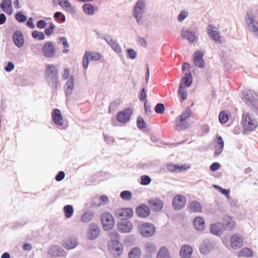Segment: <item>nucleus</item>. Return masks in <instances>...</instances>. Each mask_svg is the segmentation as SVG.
<instances>
[{
  "instance_id": "55",
  "label": "nucleus",
  "mask_w": 258,
  "mask_h": 258,
  "mask_svg": "<svg viewBox=\"0 0 258 258\" xmlns=\"http://www.w3.org/2000/svg\"><path fill=\"white\" fill-rule=\"evenodd\" d=\"M137 126L139 128L140 130H144L146 128V123L143 119V118L139 116L137 119Z\"/></svg>"
},
{
  "instance_id": "49",
  "label": "nucleus",
  "mask_w": 258,
  "mask_h": 258,
  "mask_svg": "<svg viewBox=\"0 0 258 258\" xmlns=\"http://www.w3.org/2000/svg\"><path fill=\"white\" fill-rule=\"evenodd\" d=\"M228 119V114L226 111H223L220 113L219 115V120L221 123H226Z\"/></svg>"
},
{
  "instance_id": "47",
  "label": "nucleus",
  "mask_w": 258,
  "mask_h": 258,
  "mask_svg": "<svg viewBox=\"0 0 258 258\" xmlns=\"http://www.w3.org/2000/svg\"><path fill=\"white\" fill-rule=\"evenodd\" d=\"M213 186L220 192L225 195L228 200L230 199L229 194L230 191L229 189L223 188L218 185H213Z\"/></svg>"
},
{
  "instance_id": "15",
  "label": "nucleus",
  "mask_w": 258,
  "mask_h": 258,
  "mask_svg": "<svg viewBox=\"0 0 258 258\" xmlns=\"http://www.w3.org/2000/svg\"><path fill=\"white\" fill-rule=\"evenodd\" d=\"M148 204L152 210L155 212L160 211L164 207L163 202L158 198H151L148 201Z\"/></svg>"
},
{
  "instance_id": "50",
  "label": "nucleus",
  "mask_w": 258,
  "mask_h": 258,
  "mask_svg": "<svg viewBox=\"0 0 258 258\" xmlns=\"http://www.w3.org/2000/svg\"><path fill=\"white\" fill-rule=\"evenodd\" d=\"M15 19L19 23L25 22L27 20V17L21 12L15 14Z\"/></svg>"
},
{
  "instance_id": "63",
  "label": "nucleus",
  "mask_w": 258,
  "mask_h": 258,
  "mask_svg": "<svg viewBox=\"0 0 258 258\" xmlns=\"http://www.w3.org/2000/svg\"><path fill=\"white\" fill-rule=\"evenodd\" d=\"M46 25V22L43 20H39L36 24L37 27L40 29L44 28Z\"/></svg>"
},
{
  "instance_id": "14",
  "label": "nucleus",
  "mask_w": 258,
  "mask_h": 258,
  "mask_svg": "<svg viewBox=\"0 0 258 258\" xmlns=\"http://www.w3.org/2000/svg\"><path fill=\"white\" fill-rule=\"evenodd\" d=\"M186 203V198L182 195H177L173 199L172 205L175 210H179L184 208Z\"/></svg>"
},
{
  "instance_id": "5",
  "label": "nucleus",
  "mask_w": 258,
  "mask_h": 258,
  "mask_svg": "<svg viewBox=\"0 0 258 258\" xmlns=\"http://www.w3.org/2000/svg\"><path fill=\"white\" fill-rule=\"evenodd\" d=\"M101 221L103 229L107 231L111 229L115 224L114 217L108 212H104L101 214Z\"/></svg>"
},
{
  "instance_id": "17",
  "label": "nucleus",
  "mask_w": 258,
  "mask_h": 258,
  "mask_svg": "<svg viewBox=\"0 0 258 258\" xmlns=\"http://www.w3.org/2000/svg\"><path fill=\"white\" fill-rule=\"evenodd\" d=\"M243 96L247 104L253 103L257 100V95L251 90L245 89L242 92Z\"/></svg>"
},
{
  "instance_id": "6",
  "label": "nucleus",
  "mask_w": 258,
  "mask_h": 258,
  "mask_svg": "<svg viewBox=\"0 0 258 258\" xmlns=\"http://www.w3.org/2000/svg\"><path fill=\"white\" fill-rule=\"evenodd\" d=\"M134 211L130 208L117 209L114 212L116 217L122 220L130 219L132 217Z\"/></svg>"
},
{
  "instance_id": "9",
  "label": "nucleus",
  "mask_w": 258,
  "mask_h": 258,
  "mask_svg": "<svg viewBox=\"0 0 258 258\" xmlns=\"http://www.w3.org/2000/svg\"><path fill=\"white\" fill-rule=\"evenodd\" d=\"M245 21L250 31L252 32L258 31V22L255 21L253 14L251 11L247 12Z\"/></svg>"
},
{
  "instance_id": "48",
  "label": "nucleus",
  "mask_w": 258,
  "mask_h": 258,
  "mask_svg": "<svg viewBox=\"0 0 258 258\" xmlns=\"http://www.w3.org/2000/svg\"><path fill=\"white\" fill-rule=\"evenodd\" d=\"M252 254V251L248 248H243L239 252V256L250 257Z\"/></svg>"
},
{
  "instance_id": "58",
  "label": "nucleus",
  "mask_w": 258,
  "mask_h": 258,
  "mask_svg": "<svg viewBox=\"0 0 258 258\" xmlns=\"http://www.w3.org/2000/svg\"><path fill=\"white\" fill-rule=\"evenodd\" d=\"M188 16V12H186L185 11H182L179 13V14L178 16V21L179 22H182Z\"/></svg>"
},
{
  "instance_id": "52",
  "label": "nucleus",
  "mask_w": 258,
  "mask_h": 258,
  "mask_svg": "<svg viewBox=\"0 0 258 258\" xmlns=\"http://www.w3.org/2000/svg\"><path fill=\"white\" fill-rule=\"evenodd\" d=\"M120 197L123 200L130 201L132 198V193L129 190H123L120 192Z\"/></svg>"
},
{
  "instance_id": "35",
  "label": "nucleus",
  "mask_w": 258,
  "mask_h": 258,
  "mask_svg": "<svg viewBox=\"0 0 258 258\" xmlns=\"http://www.w3.org/2000/svg\"><path fill=\"white\" fill-rule=\"evenodd\" d=\"M192 82V79L191 74L186 73L182 78L181 82L180 84H182V86H184L185 87H189L191 85Z\"/></svg>"
},
{
  "instance_id": "7",
  "label": "nucleus",
  "mask_w": 258,
  "mask_h": 258,
  "mask_svg": "<svg viewBox=\"0 0 258 258\" xmlns=\"http://www.w3.org/2000/svg\"><path fill=\"white\" fill-rule=\"evenodd\" d=\"M100 54L99 53L91 51H86L83 58V68L87 69L91 60H98L100 59Z\"/></svg>"
},
{
  "instance_id": "44",
  "label": "nucleus",
  "mask_w": 258,
  "mask_h": 258,
  "mask_svg": "<svg viewBox=\"0 0 258 258\" xmlns=\"http://www.w3.org/2000/svg\"><path fill=\"white\" fill-rule=\"evenodd\" d=\"M178 93L182 101L185 100L187 98L186 91L184 87L182 86V84H179Z\"/></svg>"
},
{
  "instance_id": "1",
  "label": "nucleus",
  "mask_w": 258,
  "mask_h": 258,
  "mask_svg": "<svg viewBox=\"0 0 258 258\" xmlns=\"http://www.w3.org/2000/svg\"><path fill=\"white\" fill-rule=\"evenodd\" d=\"M45 76L48 85L52 89H56L58 83V77L55 67L53 64H47Z\"/></svg>"
},
{
  "instance_id": "8",
  "label": "nucleus",
  "mask_w": 258,
  "mask_h": 258,
  "mask_svg": "<svg viewBox=\"0 0 258 258\" xmlns=\"http://www.w3.org/2000/svg\"><path fill=\"white\" fill-rule=\"evenodd\" d=\"M139 230L143 236L149 237L154 235L155 227L153 224L144 223L139 226Z\"/></svg>"
},
{
  "instance_id": "45",
  "label": "nucleus",
  "mask_w": 258,
  "mask_h": 258,
  "mask_svg": "<svg viewBox=\"0 0 258 258\" xmlns=\"http://www.w3.org/2000/svg\"><path fill=\"white\" fill-rule=\"evenodd\" d=\"M118 247H111V250H109L111 253L114 256H117L120 255L122 252V245L121 243L118 245Z\"/></svg>"
},
{
  "instance_id": "61",
  "label": "nucleus",
  "mask_w": 258,
  "mask_h": 258,
  "mask_svg": "<svg viewBox=\"0 0 258 258\" xmlns=\"http://www.w3.org/2000/svg\"><path fill=\"white\" fill-rule=\"evenodd\" d=\"M120 244L118 239H111V242L109 243V250H111V247L119 246L118 245Z\"/></svg>"
},
{
  "instance_id": "57",
  "label": "nucleus",
  "mask_w": 258,
  "mask_h": 258,
  "mask_svg": "<svg viewBox=\"0 0 258 258\" xmlns=\"http://www.w3.org/2000/svg\"><path fill=\"white\" fill-rule=\"evenodd\" d=\"M127 57L133 59L137 57V52L134 49L128 48L126 50Z\"/></svg>"
},
{
  "instance_id": "32",
  "label": "nucleus",
  "mask_w": 258,
  "mask_h": 258,
  "mask_svg": "<svg viewBox=\"0 0 258 258\" xmlns=\"http://www.w3.org/2000/svg\"><path fill=\"white\" fill-rule=\"evenodd\" d=\"M222 227L223 226L221 223L217 222L212 224L210 225V231L213 234L220 236L222 233Z\"/></svg>"
},
{
  "instance_id": "34",
  "label": "nucleus",
  "mask_w": 258,
  "mask_h": 258,
  "mask_svg": "<svg viewBox=\"0 0 258 258\" xmlns=\"http://www.w3.org/2000/svg\"><path fill=\"white\" fill-rule=\"evenodd\" d=\"M58 5L61 6L66 11L73 13L74 12V8L68 2V0H57Z\"/></svg>"
},
{
  "instance_id": "60",
  "label": "nucleus",
  "mask_w": 258,
  "mask_h": 258,
  "mask_svg": "<svg viewBox=\"0 0 258 258\" xmlns=\"http://www.w3.org/2000/svg\"><path fill=\"white\" fill-rule=\"evenodd\" d=\"M147 97V94L145 92V89L144 88H142L140 92L139 95V99L140 101H146V98Z\"/></svg>"
},
{
  "instance_id": "19",
  "label": "nucleus",
  "mask_w": 258,
  "mask_h": 258,
  "mask_svg": "<svg viewBox=\"0 0 258 258\" xmlns=\"http://www.w3.org/2000/svg\"><path fill=\"white\" fill-rule=\"evenodd\" d=\"M136 213L140 218H145L150 214L149 207L145 204H141L136 209Z\"/></svg>"
},
{
  "instance_id": "18",
  "label": "nucleus",
  "mask_w": 258,
  "mask_h": 258,
  "mask_svg": "<svg viewBox=\"0 0 258 258\" xmlns=\"http://www.w3.org/2000/svg\"><path fill=\"white\" fill-rule=\"evenodd\" d=\"M65 251L58 245H52L48 249V254L52 257L62 256L65 255Z\"/></svg>"
},
{
  "instance_id": "54",
  "label": "nucleus",
  "mask_w": 258,
  "mask_h": 258,
  "mask_svg": "<svg viewBox=\"0 0 258 258\" xmlns=\"http://www.w3.org/2000/svg\"><path fill=\"white\" fill-rule=\"evenodd\" d=\"M151 182V178L150 176L144 175L141 177V184L144 185H147Z\"/></svg>"
},
{
  "instance_id": "51",
  "label": "nucleus",
  "mask_w": 258,
  "mask_h": 258,
  "mask_svg": "<svg viewBox=\"0 0 258 258\" xmlns=\"http://www.w3.org/2000/svg\"><path fill=\"white\" fill-rule=\"evenodd\" d=\"M32 36L34 38L37 39L39 40H42L45 38V35L43 32L36 30L32 32Z\"/></svg>"
},
{
  "instance_id": "11",
  "label": "nucleus",
  "mask_w": 258,
  "mask_h": 258,
  "mask_svg": "<svg viewBox=\"0 0 258 258\" xmlns=\"http://www.w3.org/2000/svg\"><path fill=\"white\" fill-rule=\"evenodd\" d=\"M42 52L46 58H52L56 54V49L51 42H47L42 47Z\"/></svg>"
},
{
  "instance_id": "62",
  "label": "nucleus",
  "mask_w": 258,
  "mask_h": 258,
  "mask_svg": "<svg viewBox=\"0 0 258 258\" xmlns=\"http://www.w3.org/2000/svg\"><path fill=\"white\" fill-rule=\"evenodd\" d=\"M65 177V173L63 171H59L56 175L55 179L57 181H61Z\"/></svg>"
},
{
  "instance_id": "29",
  "label": "nucleus",
  "mask_w": 258,
  "mask_h": 258,
  "mask_svg": "<svg viewBox=\"0 0 258 258\" xmlns=\"http://www.w3.org/2000/svg\"><path fill=\"white\" fill-rule=\"evenodd\" d=\"M213 248L212 244L209 239H205L200 245V251L204 254H208Z\"/></svg>"
},
{
  "instance_id": "16",
  "label": "nucleus",
  "mask_w": 258,
  "mask_h": 258,
  "mask_svg": "<svg viewBox=\"0 0 258 258\" xmlns=\"http://www.w3.org/2000/svg\"><path fill=\"white\" fill-rule=\"evenodd\" d=\"M243 238L239 234L233 235L230 238V245L232 248L237 249L243 245Z\"/></svg>"
},
{
  "instance_id": "4",
  "label": "nucleus",
  "mask_w": 258,
  "mask_h": 258,
  "mask_svg": "<svg viewBox=\"0 0 258 258\" xmlns=\"http://www.w3.org/2000/svg\"><path fill=\"white\" fill-rule=\"evenodd\" d=\"M146 4L143 0H138L135 4L133 11V16L136 18L138 24H142L143 14L145 10Z\"/></svg>"
},
{
  "instance_id": "33",
  "label": "nucleus",
  "mask_w": 258,
  "mask_h": 258,
  "mask_svg": "<svg viewBox=\"0 0 258 258\" xmlns=\"http://www.w3.org/2000/svg\"><path fill=\"white\" fill-rule=\"evenodd\" d=\"M195 228L199 231H203L205 227V221L201 217H196L194 221Z\"/></svg>"
},
{
  "instance_id": "25",
  "label": "nucleus",
  "mask_w": 258,
  "mask_h": 258,
  "mask_svg": "<svg viewBox=\"0 0 258 258\" xmlns=\"http://www.w3.org/2000/svg\"><path fill=\"white\" fill-rule=\"evenodd\" d=\"M52 118L54 123L58 126L63 124V119L59 109L55 108L51 113Z\"/></svg>"
},
{
  "instance_id": "59",
  "label": "nucleus",
  "mask_w": 258,
  "mask_h": 258,
  "mask_svg": "<svg viewBox=\"0 0 258 258\" xmlns=\"http://www.w3.org/2000/svg\"><path fill=\"white\" fill-rule=\"evenodd\" d=\"M54 17L60 20L62 22H64L66 20L64 15L60 12H55L54 14Z\"/></svg>"
},
{
  "instance_id": "23",
  "label": "nucleus",
  "mask_w": 258,
  "mask_h": 258,
  "mask_svg": "<svg viewBox=\"0 0 258 258\" xmlns=\"http://www.w3.org/2000/svg\"><path fill=\"white\" fill-rule=\"evenodd\" d=\"M100 234V229L98 226L95 223L90 225L88 236L90 239L93 240L96 238Z\"/></svg>"
},
{
  "instance_id": "40",
  "label": "nucleus",
  "mask_w": 258,
  "mask_h": 258,
  "mask_svg": "<svg viewBox=\"0 0 258 258\" xmlns=\"http://www.w3.org/2000/svg\"><path fill=\"white\" fill-rule=\"evenodd\" d=\"M145 249L148 254L153 255L156 251V246L153 242H148L146 243Z\"/></svg>"
},
{
  "instance_id": "53",
  "label": "nucleus",
  "mask_w": 258,
  "mask_h": 258,
  "mask_svg": "<svg viewBox=\"0 0 258 258\" xmlns=\"http://www.w3.org/2000/svg\"><path fill=\"white\" fill-rule=\"evenodd\" d=\"M155 111L158 114H163L165 111V106L163 103H159L154 108Z\"/></svg>"
},
{
  "instance_id": "30",
  "label": "nucleus",
  "mask_w": 258,
  "mask_h": 258,
  "mask_svg": "<svg viewBox=\"0 0 258 258\" xmlns=\"http://www.w3.org/2000/svg\"><path fill=\"white\" fill-rule=\"evenodd\" d=\"M224 143L222 138L218 136L216 141L215 155L219 156L221 154L224 148Z\"/></svg>"
},
{
  "instance_id": "38",
  "label": "nucleus",
  "mask_w": 258,
  "mask_h": 258,
  "mask_svg": "<svg viewBox=\"0 0 258 258\" xmlns=\"http://www.w3.org/2000/svg\"><path fill=\"white\" fill-rule=\"evenodd\" d=\"M157 258H171L167 248L162 246L157 252Z\"/></svg>"
},
{
  "instance_id": "20",
  "label": "nucleus",
  "mask_w": 258,
  "mask_h": 258,
  "mask_svg": "<svg viewBox=\"0 0 258 258\" xmlns=\"http://www.w3.org/2000/svg\"><path fill=\"white\" fill-rule=\"evenodd\" d=\"M103 39L105 40L107 43L116 52L120 53L121 52L122 49L118 43L114 40L111 36L107 35L105 36Z\"/></svg>"
},
{
  "instance_id": "56",
  "label": "nucleus",
  "mask_w": 258,
  "mask_h": 258,
  "mask_svg": "<svg viewBox=\"0 0 258 258\" xmlns=\"http://www.w3.org/2000/svg\"><path fill=\"white\" fill-rule=\"evenodd\" d=\"M55 27V26L52 23H50L49 24V27L47 28H45L44 30L45 34L47 36H50L53 34Z\"/></svg>"
},
{
  "instance_id": "10",
  "label": "nucleus",
  "mask_w": 258,
  "mask_h": 258,
  "mask_svg": "<svg viewBox=\"0 0 258 258\" xmlns=\"http://www.w3.org/2000/svg\"><path fill=\"white\" fill-rule=\"evenodd\" d=\"M181 36L182 38L187 39L190 43H195L198 40V38L196 35L195 32L190 29L183 28L181 33Z\"/></svg>"
},
{
  "instance_id": "36",
  "label": "nucleus",
  "mask_w": 258,
  "mask_h": 258,
  "mask_svg": "<svg viewBox=\"0 0 258 258\" xmlns=\"http://www.w3.org/2000/svg\"><path fill=\"white\" fill-rule=\"evenodd\" d=\"M189 210L190 212H201L202 206L200 203L192 201L188 205Z\"/></svg>"
},
{
  "instance_id": "2",
  "label": "nucleus",
  "mask_w": 258,
  "mask_h": 258,
  "mask_svg": "<svg viewBox=\"0 0 258 258\" xmlns=\"http://www.w3.org/2000/svg\"><path fill=\"white\" fill-rule=\"evenodd\" d=\"M191 113L190 109H186L183 111L175 119V128L180 132L185 130L188 127V122L186 119L188 118Z\"/></svg>"
},
{
  "instance_id": "24",
  "label": "nucleus",
  "mask_w": 258,
  "mask_h": 258,
  "mask_svg": "<svg viewBox=\"0 0 258 258\" xmlns=\"http://www.w3.org/2000/svg\"><path fill=\"white\" fill-rule=\"evenodd\" d=\"M74 86L75 79L74 77L72 76L65 84L63 87L67 97H68L72 94Z\"/></svg>"
},
{
  "instance_id": "37",
  "label": "nucleus",
  "mask_w": 258,
  "mask_h": 258,
  "mask_svg": "<svg viewBox=\"0 0 258 258\" xmlns=\"http://www.w3.org/2000/svg\"><path fill=\"white\" fill-rule=\"evenodd\" d=\"M77 245V239L75 237H70L64 243V247L67 249H73Z\"/></svg>"
},
{
  "instance_id": "64",
  "label": "nucleus",
  "mask_w": 258,
  "mask_h": 258,
  "mask_svg": "<svg viewBox=\"0 0 258 258\" xmlns=\"http://www.w3.org/2000/svg\"><path fill=\"white\" fill-rule=\"evenodd\" d=\"M99 199L101 201V203H100L98 205V206L104 205L106 204L109 201L108 198L106 196H105V195L101 196L100 197Z\"/></svg>"
},
{
  "instance_id": "42",
  "label": "nucleus",
  "mask_w": 258,
  "mask_h": 258,
  "mask_svg": "<svg viewBox=\"0 0 258 258\" xmlns=\"http://www.w3.org/2000/svg\"><path fill=\"white\" fill-rule=\"evenodd\" d=\"M84 12L88 15H92L94 14V9L93 6L89 3H86L83 6Z\"/></svg>"
},
{
  "instance_id": "3",
  "label": "nucleus",
  "mask_w": 258,
  "mask_h": 258,
  "mask_svg": "<svg viewBox=\"0 0 258 258\" xmlns=\"http://www.w3.org/2000/svg\"><path fill=\"white\" fill-rule=\"evenodd\" d=\"M242 122L244 129L249 132L254 131L258 125L253 115L246 112L242 113Z\"/></svg>"
},
{
  "instance_id": "21",
  "label": "nucleus",
  "mask_w": 258,
  "mask_h": 258,
  "mask_svg": "<svg viewBox=\"0 0 258 258\" xmlns=\"http://www.w3.org/2000/svg\"><path fill=\"white\" fill-rule=\"evenodd\" d=\"M13 40L14 44L18 47L21 48L24 43V38L22 32L17 30L13 34Z\"/></svg>"
},
{
  "instance_id": "28",
  "label": "nucleus",
  "mask_w": 258,
  "mask_h": 258,
  "mask_svg": "<svg viewBox=\"0 0 258 258\" xmlns=\"http://www.w3.org/2000/svg\"><path fill=\"white\" fill-rule=\"evenodd\" d=\"M192 253V248L189 245H183L179 252V255L182 258H190Z\"/></svg>"
},
{
  "instance_id": "27",
  "label": "nucleus",
  "mask_w": 258,
  "mask_h": 258,
  "mask_svg": "<svg viewBox=\"0 0 258 258\" xmlns=\"http://www.w3.org/2000/svg\"><path fill=\"white\" fill-rule=\"evenodd\" d=\"M118 229L122 233H129L133 229V224L130 221L121 222L118 223Z\"/></svg>"
},
{
  "instance_id": "13",
  "label": "nucleus",
  "mask_w": 258,
  "mask_h": 258,
  "mask_svg": "<svg viewBox=\"0 0 258 258\" xmlns=\"http://www.w3.org/2000/svg\"><path fill=\"white\" fill-rule=\"evenodd\" d=\"M207 33L210 38L213 39L215 42L219 43H221V36L217 28L212 24L208 25L207 27Z\"/></svg>"
},
{
  "instance_id": "12",
  "label": "nucleus",
  "mask_w": 258,
  "mask_h": 258,
  "mask_svg": "<svg viewBox=\"0 0 258 258\" xmlns=\"http://www.w3.org/2000/svg\"><path fill=\"white\" fill-rule=\"evenodd\" d=\"M132 114V109L130 108H127L117 113L116 119L121 123H126L130 120Z\"/></svg>"
},
{
  "instance_id": "26",
  "label": "nucleus",
  "mask_w": 258,
  "mask_h": 258,
  "mask_svg": "<svg viewBox=\"0 0 258 258\" xmlns=\"http://www.w3.org/2000/svg\"><path fill=\"white\" fill-rule=\"evenodd\" d=\"M222 224L223 228L228 231L234 229L236 226L235 221L230 217L226 216L224 218V223Z\"/></svg>"
},
{
  "instance_id": "41",
  "label": "nucleus",
  "mask_w": 258,
  "mask_h": 258,
  "mask_svg": "<svg viewBox=\"0 0 258 258\" xmlns=\"http://www.w3.org/2000/svg\"><path fill=\"white\" fill-rule=\"evenodd\" d=\"M141 255V251L139 248L134 247L132 248L128 252L130 258H140Z\"/></svg>"
},
{
  "instance_id": "39",
  "label": "nucleus",
  "mask_w": 258,
  "mask_h": 258,
  "mask_svg": "<svg viewBox=\"0 0 258 258\" xmlns=\"http://www.w3.org/2000/svg\"><path fill=\"white\" fill-rule=\"evenodd\" d=\"M168 171L170 172H177L178 171H182L185 170L184 166H178L177 165L173 164L172 163H168L166 165Z\"/></svg>"
},
{
  "instance_id": "43",
  "label": "nucleus",
  "mask_w": 258,
  "mask_h": 258,
  "mask_svg": "<svg viewBox=\"0 0 258 258\" xmlns=\"http://www.w3.org/2000/svg\"><path fill=\"white\" fill-rule=\"evenodd\" d=\"M63 211L64 212L65 217L67 218H71L72 216L74 213L73 207L71 205H67L64 206Z\"/></svg>"
},
{
  "instance_id": "22",
  "label": "nucleus",
  "mask_w": 258,
  "mask_h": 258,
  "mask_svg": "<svg viewBox=\"0 0 258 258\" xmlns=\"http://www.w3.org/2000/svg\"><path fill=\"white\" fill-rule=\"evenodd\" d=\"M203 55L204 53L201 51L197 50L193 57L195 64L200 68H203L205 67V61L203 58Z\"/></svg>"
},
{
  "instance_id": "31",
  "label": "nucleus",
  "mask_w": 258,
  "mask_h": 258,
  "mask_svg": "<svg viewBox=\"0 0 258 258\" xmlns=\"http://www.w3.org/2000/svg\"><path fill=\"white\" fill-rule=\"evenodd\" d=\"M0 8L3 11L9 15H11L13 12L11 0H3L0 4Z\"/></svg>"
},
{
  "instance_id": "46",
  "label": "nucleus",
  "mask_w": 258,
  "mask_h": 258,
  "mask_svg": "<svg viewBox=\"0 0 258 258\" xmlns=\"http://www.w3.org/2000/svg\"><path fill=\"white\" fill-rule=\"evenodd\" d=\"M94 213L92 212H85L81 216V221L87 223L89 222L93 217Z\"/></svg>"
}]
</instances>
